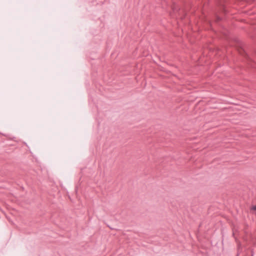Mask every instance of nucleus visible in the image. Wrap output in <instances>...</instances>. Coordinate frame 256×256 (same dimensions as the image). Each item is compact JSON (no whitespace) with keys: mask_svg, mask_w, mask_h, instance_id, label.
Here are the masks:
<instances>
[{"mask_svg":"<svg viewBox=\"0 0 256 256\" xmlns=\"http://www.w3.org/2000/svg\"><path fill=\"white\" fill-rule=\"evenodd\" d=\"M251 210H256V205H255V206H253L251 208Z\"/></svg>","mask_w":256,"mask_h":256,"instance_id":"obj_1","label":"nucleus"},{"mask_svg":"<svg viewBox=\"0 0 256 256\" xmlns=\"http://www.w3.org/2000/svg\"><path fill=\"white\" fill-rule=\"evenodd\" d=\"M218 20H220V18H219V17H218Z\"/></svg>","mask_w":256,"mask_h":256,"instance_id":"obj_2","label":"nucleus"}]
</instances>
